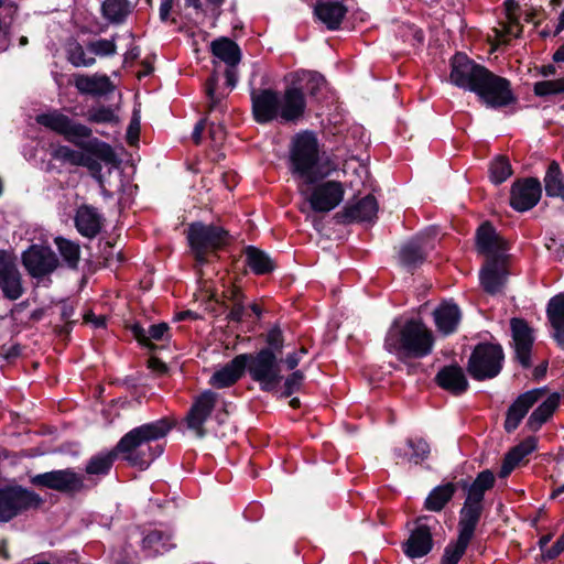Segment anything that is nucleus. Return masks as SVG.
<instances>
[{
	"label": "nucleus",
	"mask_w": 564,
	"mask_h": 564,
	"mask_svg": "<svg viewBox=\"0 0 564 564\" xmlns=\"http://www.w3.org/2000/svg\"><path fill=\"white\" fill-rule=\"evenodd\" d=\"M502 359L503 352L500 346L480 344L476 346L469 358L468 372L477 380L494 378L501 370Z\"/></svg>",
	"instance_id": "9d476101"
},
{
	"label": "nucleus",
	"mask_w": 564,
	"mask_h": 564,
	"mask_svg": "<svg viewBox=\"0 0 564 564\" xmlns=\"http://www.w3.org/2000/svg\"><path fill=\"white\" fill-rule=\"evenodd\" d=\"M512 338L518 360L523 367L530 366L533 336L528 324L520 318L511 319Z\"/></svg>",
	"instance_id": "412c9836"
},
{
	"label": "nucleus",
	"mask_w": 564,
	"mask_h": 564,
	"mask_svg": "<svg viewBox=\"0 0 564 564\" xmlns=\"http://www.w3.org/2000/svg\"><path fill=\"white\" fill-rule=\"evenodd\" d=\"M291 171L303 185L323 180L337 170V163L322 151L315 133L302 131L295 134L290 147Z\"/></svg>",
	"instance_id": "f03ea898"
},
{
	"label": "nucleus",
	"mask_w": 564,
	"mask_h": 564,
	"mask_svg": "<svg viewBox=\"0 0 564 564\" xmlns=\"http://www.w3.org/2000/svg\"><path fill=\"white\" fill-rule=\"evenodd\" d=\"M303 379H304V375H303L302 371L297 370V371L292 372L285 379V382H284V388H285L284 394L286 397H289L292 393H294L295 391H297L301 388V386H302Z\"/></svg>",
	"instance_id": "4d7b16f0"
},
{
	"label": "nucleus",
	"mask_w": 564,
	"mask_h": 564,
	"mask_svg": "<svg viewBox=\"0 0 564 564\" xmlns=\"http://www.w3.org/2000/svg\"><path fill=\"white\" fill-rule=\"evenodd\" d=\"M143 547L152 550L154 554L166 551L164 535L160 531H152L147 534L142 541Z\"/></svg>",
	"instance_id": "864d4df0"
},
{
	"label": "nucleus",
	"mask_w": 564,
	"mask_h": 564,
	"mask_svg": "<svg viewBox=\"0 0 564 564\" xmlns=\"http://www.w3.org/2000/svg\"><path fill=\"white\" fill-rule=\"evenodd\" d=\"M564 93V78L542 80L534 84L536 96H549Z\"/></svg>",
	"instance_id": "3c124183"
},
{
	"label": "nucleus",
	"mask_w": 564,
	"mask_h": 564,
	"mask_svg": "<svg viewBox=\"0 0 564 564\" xmlns=\"http://www.w3.org/2000/svg\"><path fill=\"white\" fill-rule=\"evenodd\" d=\"M209 137L215 145H219L224 142L226 132L221 126H210L209 128Z\"/></svg>",
	"instance_id": "052dcab7"
},
{
	"label": "nucleus",
	"mask_w": 564,
	"mask_h": 564,
	"mask_svg": "<svg viewBox=\"0 0 564 564\" xmlns=\"http://www.w3.org/2000/svg\"><path fill=\"white\" fill-rule=\"evenodd\" d=\"M306 354V349L305 348H301L300 351H295V352H292V354H289L286 356V358L284 359V364L286 365V368L289 370H293L297 367L299 362H300V359H301V356Z\"/></svg>",
	"instance_id": "e2e57ef3"
},
{
	"label": "nucleus",
	"mask_w": 564,
	"mask_h": 564,
	"mask_svg": "<svg viewBox=\"0 0 564 564\" xmlns=\"http://www.w3.org/2000/svg\"><path fill=\"white\" fill-rule=\"evenodd\" d=\"M536 447V440L528 437L517 446L512 447L503 459L500 477H507L523 459Z\"/></svg>",
	"instance_id": "7c9ffc66"
},
{
	"label": "nucleus",
	"mask_w": 564,
	"mask_h": 564,
	"mask_svg": "<svg viewBox=\"0 0 564 564\" xmlns=\"http://www.w3.org/2000/svg\"><path fill=\"white\" fill-rule=\"evenodd\" d=\"M541 194L542 186L538 178L517 181L511 186L510 205L518 212H527L539 203Z\"/></svg>",
	"instance_id": "f3484780"
},
{
	"label": "nucleus",
	"mask_w": 564,
	"mask_h": 564,
	"mask_svg": "<svg viewBox=\"0 0 564 564\" xmlns=\"http://www.w3.org/2000/svg\"><path fill=\"white\" fill-rule=\"evenodd\" d=\"M346 12L347 9L337 1L321 2L315 8V13L318 19L330 30H335L339 26Z\"/></svg>",
	"instance_id": "72a5a7b5"
},
{
	"label": "nucleus",
	"mask_w": 564,
	"mask_h": 564,
	"mask_svg": "<svg viewBox=\"0 0 564 564\" xmlns=\"http://www.w3.org/2000/svg\"><path fill=\"white\" fill-rule=\"evenodd\" d=\"M436 381L440 387L454 394H460L468 388L463 369L455 365L442 368L436 375Z\"/></svg>",
	"instance_id": "c85d7f7f"
},
{
	"label": "nucleus",
	"mask_w": 564,
	"mask_h": 564,
	"mask_svg": "<svg viewBox=\"0 0 564 564\" xmlns=\"http://www.w3.org/2000/svg\"><path fill=\"white\" fill-rule=\"evenodd\" d=\"M455 492L456 486L453 482L437 486L425 499V509L433 512H440L452 500Z\"/></svg>",
	"instance_id": "4c0bfd02"
},
{
	"label": "nucleus",
	"mask_w": 564,
	"mask_h": 564,
	"mask_svg": "<svg viewBox=\"0 0 564 564\" xmlns=\"http://www.w3.org/2000/svg\"><path fill=\"white\" fill-rule=\"evenodd\" d=\"M140 131V123L138 120H132L129 129H128V139L130 143H133L135 140H138Z\"/></svg>",
	"instance_id": "338daca9"
},
{
	"label": "nucleus",
	"mask_w": 564,
	"mask_h": 564,
	"mask_svg": "<svg viewBox=\"0 0 564 564\" xmlns=\"http://www.w3.org/2000/svg\"><path fill=\"white\" fill-rule=\"evenodd\" d=\"M506 7L507 20L499 23V28H495L492 30L497 46L509 43L512 37H518L522 31V28L516 17L518 4L513 0H508L506 1Z\"/></svg>",
	"instance_id": "393cba45"
},
{
	"label": "nucleus",
	"mask_w": 564,
	"mask_h": 564,
	"mask_svg": "<svg viewBox=\"0 0 564 564\" xmlns=\"http://www.w3.org/2000/svg\"><path fill=\"white\" fill-rule=\"evenodd\" d=\"M434 322L437 329L444 335L454 333L460 322V310L452 302H444L435 308Z\"/></svg>",
	"instance_id": "a878e982"
},
{
	"label": "nucleus",
	"mask_w": 564,
	"mask_h": 564,
	"mask_svg": "<svg viewBox=\"0 0 564 564\" xmlns=\"http://www.w3.org/2000/svg\"><path fill=\"white\" fill-rule=\"evenodd\" d=\"M246 264L256 274H267L273 271L274 263L262 250L249 246L245 250Z\"/></svg>",
	"instance_id": "58836bf2"
},
{
	"label": "nucleus",
	"mask_w": 564,
	"mask_h": 564,
	"mask_svg": "<svg viewBox=\"0 0 564 564\" xmlns=\"http://www.w3.org/2000/svg\"><path fill=\"white\" fill-rule=\"evenodd\" d=\"M474 93L488 107H503L513 101L510 82L487 69L482 80L474 87Z\"/></svg>",
	"instance_id": "9b49d317"
},
{
	"label": "nucleus",
	"mask_w": 564,
	"mask_h": 564,
	"mask_svg": "<svg viewBox=\"0 0 564 564\" xmlns=\"http://www.w3.org/2000/svg\"><path fill=\"white\" fill-rule=\"evenodd\" d=\"M41 503L42 498L37 494L21 486L0 488V522H8Z\"/></svg>",
	"instance_id": "1a4fd4ad"
},
{
	"label": "nucleus",
	"mask_w": 564,
	"mask_h": 564,
	"mask_svg": "<svg viewBox=\"0 0 564 564\" xmlns=\"http://www.w3.org/2000/svg\"><path fill=\"white\" fill-rule=\"evenodd\" d=\"M378 203L372 195L348 204L343 210V217L347 221H370L377 216Z\"/></svg>",
	"instance_id": "cd10ccee"
},
{
	"label": "nucleus",
	"mask_w": 564,
	"mask_h": 564,
	"mask_svg": "<svg viewBox=\"0 0 564 564\" xmlns=\"http://www.w3.org/2000/svg\"><path fill=\"white\" fill-rule=\"evenodd\" d=\"M433 346V333L417 319L394 321L384 338V348L399 360L423 358L432 352Z\"/></svg>",
	"instance_id": "39448f33"
},
{
	"label": "nucleus",
	"mask_w": 564,
	"mask_h": 564,
	"mask_svg": "<svg viewBox=\"0 0 564 564\" xmlns=\"http://www.w3.org/2000/svg\"><path fill=\"white\" fill-rule=\"evenodd\" d=\"M13 321L0 317V343L12 335Z\"/></svg>",
	"instance_id": "680f3d73"
},
{
	"label": "nucleus",
	"mask_w": 564,
	"mask_h": 564,
	"mask_svg": "<svg viewBox=\"0 0 564 564\" xmlns=\"http://www.w3.org/2000/svg\"><path fill=\"white\" fill-rule=\"evenodd\" d=\"M217 403L218 394L212 390H205L194 399L186 415V424L198 437L206 435L204 424L215 410Z\"/></svg>",
	"instance_id": "dca6fc26"
},
{
	"label": "nucleus",
	"mask_w": 564,
	"mask_h": 564,
	"mask_svg": "<svg viewBox=\"0 0 564 564\" xmlns=\"http://www.w3.org/2000/svg\"><path fill=\"white\" fill-rule=\"evenodd\" d=\"M311 187H300V192L316 213H328L344 200L345 186L339 181L315 182Z\"/></svg>",
	"instance_id": "6e6552de"
},
{
	"label": "nucleus",
	"mask_w": 564,
	"mask_h": 564,
	"mask_svg": "<svg viewBox=\"0 0 564 564\" xmlns=\"http://www.w3.org/2000/svg\"><path fill=\"white\" fill-rule=\"evenodd\" d=\"M31 484L59 492L74 494L84 489V478L73 469H58L35 475Z\"/></svg>",
	"instance_id": "ddd939ff"
},
{
	"label": "nucleus",
	"mask_w": 564,
	"mask_h": 564,
	"mask_svg": "<svg viewBox=\"0 0 564 564\" xmlns=\"http://www.w3.org/2000/svg\"><path fill=\"white\" fill-rule=\"evenodd\" d=\"M84 319L86 323L94 324L95 327H104L106 325V317L102 315L96 316L94 313L89 312L84 315Z\"/></svg>",
	"instance_id": "0e129e2a"
},
{
	"label": "nucleus",
	"mask_w": 564,
	"mask_h": 564,
	"mask_svg": "<svg viewBox=\"0 0 564 564\" xmlns=\"http://www.w3.org/2000/svg\"><path fill=\"white\" fill-rule=\"evenodd\" d=\"M87 50L99 57L112 56L117 53V45L115 36L110 40L99 39L90 41L87 44Z\"/></svg>",
	"instance_id": "8fccbe9b"
},
{
	"label": "nucleus",
	"mask_w": 564,
	"mask_h": 564,
	"mask_svg": "<svg viewBox=\"0 0 564 564\" xmlns=\"http://www.w3.org/2000/svg\"><path fill=\"white\" fill-rule=\"evenodd\" d=\"M484 510L482 503L474 502L465 499L463 508L460 509V517L458 522L459 534L473 539L476 527L480 520Z\"/></svg>",
	"instance_id": "c756f323"
},
{
	"label": "nucleus",
	"mask_w": 564,
	"mask_h": 564,
	"mask_svg": "<svg viewBox=\"0 0 564 564\" xmlns=\"http://www.w3.org/2000/svg\"><path fill=\"white\" fill-rule=\"evenodd\" d=\"M265 341L269 346L267 349L280 352L284 341L282 330L278 326L272 327L265 335Z\"/></svg>",
	"instance_id": "6e6d98bb"
},
{
	"label": "nucleus",
	"mask_w": 564,
	"mask_h": 564,
	"mask_svg": "<svg viewBox=\"0 0 564 564\" xmlns=\"http://www.w3.org/2000/svg\"><path fill=\"white\" fill-rule=\"evenodd\" d=\"M564 551V533L557 539V541L546 550L543 551V557L545 560H553L557 557Z\"/></svg>",
	"instance_id": "13d9d810"
},
{
	"label": "nucleus",
	"mask_w": 564,
	"mask_h": 564,
	"mask_svg": "<svg viewBox=\"0 0 564 564\" xmlns=\"http://www.w3.org/2000/svg\"><path fill=\"white\" fill-rule=\"evenodd\" d=\"M132 6L128 0H105L101 6L102 15L110 23H122L130 14Z\"/></svg>",
	"instance_id": "ea45409f"
},
{
	"label": "nucleus",
	"mask_w": 564,
	"mask_h": 564,
	"mask_svg": "<svg viewBox=\"0 0 564 564\" xmlns=\"http://www.w3.org/2000/svg\"><path fill=\"white\" fill-rule=\"evenodd\" d=\"M87 120L94 123H118L113 109L107 106L94 107L88 110Z\"/></svg>",
	"instance_id": "09e8293b"
},
{
	"label": "nucleus",
	"mask_w": 564,
	"mask_h": 564,
	"mask_svg": "<svg viewBox=\"0 0 564 564\" xmlns=\"http://www.w3.org/2000/svg\"><path fill=\"white\" fill-rule=\"evenodd\" d=\"M66 54L67 61L75 67H89L96 63V58L86 56L83 45L76 41L67 45Z\"/></svg>",
	"instance_id": "49530a36"
},
{
	"label": "nucleus",
	"mask_w": 564,
	"mask_h": 564,
	"mask_svg": "<svg viewBox=\"0 0 564 564\" xmlns=\"http://www.w3.org/2000/svg\"><path fill=\"white\" fill-rule=\"evenodd\" d=\"M74 85L80 94L101 96L112 90V84L107 75H84L75 76Z\"/></svg>",
	"instance_id": "bb28decb"
},
{
	"label": "nucleus",
	"mask_w": 564,
	"mask_h": 564,
	"mask_svg": "<svg viewBox=\"0 0 564 564\" xmlns=\"http://www.w3.org/2000/svg\"><path fill=\"white\" fill-rule=\"evenodd\" d=\"M54 242L59 254L67 265L72 269L77 268L80 259V247L77 242L63 237H56Z\"/></svg>",
	"instance_id": "37998d69"
},
{
	"label": "nucleus",
	"mask_w": 564,
	"mask_h": 564,
	"mask_svg": "<svg viewBox=\"0 0 564 564\" xmlns=\"http://www.w3.org/2000/svg\"><path fill=\"white\" fill-rule=\"evenodd\" d=\"M506 281L505 260H487L480 271V284L487 293L500 292Z\"/></svg>",
	"instance_id": "5701e85b"
},
{
	"label": "nucleus",
	"mask_w": 564,
	"mask_h": 564,
	"mask_svg": "<svg viewBox=\"0 0 564 564\" xmlns=\"http://www.w3.org/2000/svg\"><path fill=\"white\" fill-rule=\"evenodd\" d=\"M280 364L274 352L270 349H261L256 355H248L246 368L263 391H273L282 380Z\"/></svg>",
	"instance_id": "0eeeda50"
},
{
	"label": "nucleus",
	"mask_w": 564,
	"mask_h": 564,
	"mask_svg": "<svg viewBox=\"0 0 564 564\" xmlns=\"http://www.w3.org/2000/svg\"><path fill=\"white\" fill-rule=\"evenodd\" d=\"M171 429L172 425L166 419L140 425L124 434L115 449L130 465L147 469L163 452L160 445L152 446L151 443L164 437Z\"/></svg>",
	"instance_id": "20e7f679"
},
{
	"label": "nucleus",
	"mask_w": 564,
	"mask_h": 564,
	"mask_svg": "<svg viewBox=\"0 0 564 564\" xmlns=\"http://www.w3.org/2000/svg\"><path fill=\"white\" fill-rule=\"evenodd\" d=\"M476 248L487 260H505L508 250L507 241L488 221L481 224L476 232Z\"/></svg>",
	"instance_id": "a211bd4d"
},
{
	"label": "nucleus",
	"mask_w": 564,
	"mask_h": 564,
	"mask_svg": "<svg viewBox=\"0 0 564 564\" xmlns=\"http://www.w3.org/2000/svg\"><path fill=\"white\" fill-rule=\"evenodd\" d=\"M22 263L31 276L42 278L58 267V259L51 248L33 245L23 252Z\"/></svg>",
	"instance_id": "4468645a"
},
{
	"label": "nucleus",
	"mask_w": 564,
	"mask_h": 564,
	"mask_svg": "<svg viewBox=\"0 0 564 564\" xmlns=\"http://www.w3.org/2000/svg\"><path fill=\"white\" fill-rule=\"evenodd\" d=\"M408 446L412 449V455L409 457L410 462L414 464H420L425 458H427L430 454V446L423 438H409L406 441Z\"/></svg>",
	"instance_id": "603ef678"
},
{
	"label": "nucleus",
	"mask_w": 564,
	"mask_h": 564,
	"mask_svg": "<svg viewBox=\"0 0 564 564\" xmlns=\"http://www.w3.org/2000/svg\"><path fill=\"white\" fill-rule=\"evenodd\" d=\"M543 394L544 391L542 389H534L518 397L507 412L505 429L508 432L514 431L528 411L543 397Z\"/></svg>",
	"instance_id": "aec40b11"
},
{
	"label": "nucleus",
	"mask_w": 564,
	"mask_h": 564,
	"mask_svg": "<svg viewBox=\"0 0 564 564\" xmlns=\"http://www.w3.org/2000/svg\"><path fill=\"white\" fill-rule=\"evenodd\" d=\"M543 183L549 197L564 200V173L557 162L553 161L549 164Z\"/></svg>",
	"instance_id": "f704fd0d"
},
{
	"label": "nucleus",
	"mask_w": 564,
	"mask_h": 564,
	"mask_svg": "<svg viewBox=\"0 0 564 564\" xmlns=\"http://www.w3.org/2000/svg\"><path fill=\"white\" fill-rule=\"evenodd\" d=\"M187 240L196 260L203 263L228 243L229 234L219 226L194 223L187 229Z\"/></svg>",
	"instance_id": "423d86ee"
},
{
	"label": "nucleus",
	"mask_w": 564,
	"mask_h": 564,
	"mask_svg": "<svg viewBox=\"0 0 564 564\" xmlns=\"http://www.w3.org/2000/svg\"><path fill=\"white\" fill-rule=\"evenodd\" d=\"M36 122L63 135L66 141L74 143L83 150H75L67 145H57L53 148L51 153L52 158L56 161L68 163L73 166H80L85 152L106 163H113L116 161L115 151L108 143L97 138L84 142L83 139L91 137V129L80 122L72 120L68 116L58 110L39 115Z\"/></svg>",
	"instance_id": "f257e3e1"
},
{
	"label": "nucleus",
	"mask_w": 564,
	"mask_h": 564,
	"mask_svg": "<svg viewBox=\"0 0 564 564\" xmlns=\"http://www.w3.org/2000/svg\"><path fill=\"white\" fill-rule=\"evenodd\" d=\"M425 260L424 241L413 239L400 250V261L406 268H415Z\"/></svg>",
	"instance_id": "a19ab883"
},
{
	"label": "nucleus",
	"mask_w": 564,
	"mask_h": 564,
	"mask_svg": "<svg viewBox=\"0 0 564 564\" xmlns=\"http://www.w3.org/2000/svg\"><path fill=\"white\" fill-rule=\"evenodd\" d=\"M212 52L230 67H235L240 62L241 54L239 46L227 37L215 40L212 43Z\"/></svg>",
	"instance_id": "e433bc0d"
},
{
	"label": "nucleus",
	"mask_w": 564,
	"mask_h": 564,
	"mask_svg": "<svg viewBox=\"0 0 564 564\" xmlns=\"http://www.w3.org/2000/svg\"><path fill=\"white\" fill-rule=\"evenodd\" d=\"M80 166L87 167L95 177L100 178L101 164L91 155H88L87 152H85Z\"/></svg>",
	"instance_id": "bf43d9fd"
},
{
	"label": "nucleus",
	"mask_w": 564,
	"mask_h": 564,
	"mask_svg": "<svg viewBox=\"0 0 564 564\" xmlns=\"http://www.w3.org/2000/svg\"><path fill=\"white\" fill-rule=\"evenodd\" d=\"M248 361V355L236 356L230 362L217 370L209 379V384L223 389L235 384L242 376Z\"/></svg>",
	"instance_id": "4be33fe9"
},
{
	"label": "nucleus",
	"mask_w": 564,
	"mask_h": 564,
	"mask_svg": "<svg viewBox=\"0 0 564 564\" xmlns=\"http://www.w3.org/2000/svg\"><path fill=\"white\" fill-rule=\"evenodd\" d=\"M470 541V539L458 534L457 540L445 547L442 564H457Z\"/></svg>",
	"instance_id": "de8ad7c7"
},
{
	"label": "nucleus",
	"mask_w": 564,
	"mask_h": 564,
	"mask_svg": "<svg viewBox=\"0 0 564 564\" xmlns=\"http://www.w3.org/2000/svg\"><path fill=\"white\" fill-rule=\"evenodd\" d=\"M0 290L3 296L10 301L20 299L24 293L15 257L3 250H0Z\"/></svg>",
	"instance_id": "2eb2a0df"
},
{
	"label": "nucleus",
	"mask_w": 564,
	"mask_h": 564,
	"mask_svg": "<svg viewBox=\"0 0 564 564\" xmlns=\"http://www.w3.org/2000/svg\"><path fill=\"white\" fill-rule=\"evenodd\" d=\"M204 130H205V120H200L196 123L194 131L192 133V139L195 142V144L200 143Z\"/></svg>",
	"instance_id": "774afa93"
},
{
	"label": "nucleus",
	"mask_w": 564,
	"mask_h": 564,
	"mask_svg": "<svg viewBox=\"0 0 564 564\" xmlns=\"http://www.w3.org/2000/svg\"><path fill=\"white\" fill-rule=\"evenodd\" d=\"M560 403V395L553 393L543 401L530 415L527 425L531 431H538L554 413Z\"/></svg>",
	"instance_id": "c9c22d12"
},
{
	"label": "nucleus",
	"mask_w": 564,
	"mask_h": 564,
	"mask_svg": "<svg viewBox=\"0 0 564 564\" xmlns=\"http://www.w3.org/2000/svg\"><path fill=\"white\" fill-rule=\"evenodd\" d=\"M252 115L258 123L273 120L295 122L303 117L306 101L303 91L289 87L281 95L272 89H259L251 93Z\"/></svg>",
	"instance_id": "7ed1b4c3"
},
{
	"label": "nucleus",
	"mask_w": 564,
	"mask_h": 564,
	"mask_svg": "<svg viewBox=\"0 0 564 564\" xmlns=\"http://www.w3.org/2000/svg\"><path fill=\"white\" fill-rule=\"evenodd\" d=\"M432 545L430 528L419 523L404 544V553L411 558L422 557L431 551Z\"/></svg>",
	"instance_id": "b1692460"
},
{
	"label": "nucleus",
	"mask_w": 564,
	"mask_h": 564,
	"mask_svg": "<svg viewBox=\"0 0 564 564\" xmlns=\"http://www.w3.org/2000/svg\"><path fill=\"white\" fill-rule=\"evenodd\" d=\"M495 485V475L492 471L486 469L479 473L476 479L467 489V500L482 503L485 492L491 489Z\"/></svg>",
	"instance_id": "79ce46f5"
},
{
	"label": "nucleus",
	"mask_w": 564,
	"mask_h": 564,
	"mask_svg": "<svg viewBox=\"0 0 564 564\" xmlns=\"http://www.w3.org/2000/svg\"><path fill=\"white\" fill-rule=\"evenodd\" d=\"M74 224L83 237L94 239L101 231L104 216L96 207L84 204L76 209Z\"/></svg>",
	"instance_id": "6ab92c4d"
},
{
	"label": "nucleus",
	"mask_w": 564,
	"mask_h": 564,
	"mask_svg": "<svg viewBox=\"0 0 564 564\" xmlns=\"http://www.w3.org/2000/svg\"><path fill=\"white\" fill-rule=\"evenodd\" d=\"M169 325L160 323L151 325L149 329H144L141 325L134 324L131 326L133 337L144 347L154 348L153 341L166 340L170 338Z\"/></svg>",
	"instance_id": "2f4dec72"
},
{
	"label": "nucleus",
	"mask_w": 564,
	"mask_h": 564,
	"mask_svg": "<svg viewBox=\"0 0 564 564\" xmlns=\"http://www.w3.org/2000/svg\"><path fill=\"white\" fill-rule=\"evenodd\" d=\"M490 180L495 184H501L512 175L511 164L508 158L498 155L492 160L489 167Z\"/></svg>",
	"instance_id": "a18cd8bd"
},
{
	"label": "nucleus",
	"mask_w": 564,
	"mask_h": 564,
	"mask_svg": "<svg viewBox=\"0 0 564 564\" xmlns=\"http://www.w3.org/2000/svg\"><path fill=\"white\" fill-rule=\"evenodd\" d=\"M217 84L218 78L216 75H212L206 83V94L209 98V110L216 109L221 99L225 97L224 94H218L216 91Z\"/></svg>",
	"instance_id": "5fc2aeb1"
},
{
	"label": "nucleus",
	"mask_w": 564,
	"mask_h": 564,
	"mask_svg": "<svg viewBox=\"0 0 564 564\" xmlns=\"http://www.w3.org/2000/svg\"><path fill=\"white\" fill-rule=\"evenodd\" d=\"M549 321L554 329V338L564 345V293L553 296L546 308Z\"/></svg>",
	"instance_id": "473e14b6"
},
{
	"label": "nucleus",
	"mask_w": 564,
	"mask_h": 564,
	"mask_svg": "<svg viewBox=\"0 0 564 564\" xmlns=\"http://www.w3.org/2000/svg\"><path fill=\"white\" fill-rule=\"evenodd\" d=\"M487 68L471 61L467 55L457 53L451 61L449 80L453 85L474 93L485 76Z\"/></svg>",
	"instance_id": "f8f14e48"
},
{
	"label": "nucleus",
	"mask_w": 564,
	"mask_h": 564,
	"mask_svg": "<svg viewBox=\"0 0 564 564\" xmlns=\"http://www.w3.org/2000/svg\"><path fill=\"white\" fill-rule=\"evenodd\" d=\"M308 84H311L310 90L311 94H315V91L324 84V78L315 73L308 74Z\"/></svg>",
	"instance_id": "69168bd1"
},
{
	"label": "nucleus",
	"mask_w": 564,
	"mask_h": 564,
	"mask_svg": "<svg viewBox=\"0 0 564 564\" xmlns=\"http://www.w3.org/2000/svg\"><path fill=\"white\" fill-rule=\"evenodd\" d=\"M117 456L116 449L106 454H99L90 458L86 466L88 475H106L110 470L115 458Z\"/></svg>",
	"instance_id": "c03bdc74"
}]
</instances>
